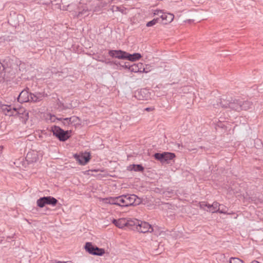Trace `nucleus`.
<instances>
[{
	"label": "nucleus",
	"instance_id": "nucleus-1",
	"mask_svg": "<svg viewBox=\"0 0 263 263\" xmlns=\"http://www.w3.org/2000/svg\"><path fill=\"white\" fill-rule=\"evenodd\" d=\"M119 199L120 206L137 205L141 202V199L134 194L120 196Z\"/></svg>",
	"mask_w": 263,
	"mask_h": 263
},
{
	"label": "nucleus",
	"instance_id": "nucleus-2",
	"mask_svg": "<svg viewBox=\"0 0 263 263\" xmlns=\"http://www.w3.org/2000/svg\"><path fill=\"white\" fill-rule=\"evenodd\" d=\"M152 66L150 64L144 65L143 63H134L129 67V70L135 73H148L152 71Z\"/></svg>",
	"mask_w": 263,
	"mask_h": 263
},
{
	"label": "nucleus",
	"instance_id": "nucleus-3",
	"mask_svg": "<svg viewBox=\"0 0 263 263\" xmlns=\"http://www.w3.org/2000/svg\"><path fill=\"white\" fill-rule=\"evenodd\" d=\"M51 130L53 135L62 141L67 140L70 137V134L71 132V130L64 131L57 126L51 127Z\"/></svg>",
	"mask_w": 263,
	"mask_h": 263
},
{
	"label": "nucleus",
	"instance_id": "nucleus-4",
	"mask_svg": "<svg viewBox=\"0 0 263 263\" xmlns=\"http://www.w3.org/2000/svg\"><path fill=\"white\" fill-rule=\"evenodd\" d=\"M85 249L89 254L94 255L103 256L105 253V251L104 249L99 248L89 242L85 243Z\"/></svg>",
	"mask_w": 263,
	"mask_h": 263
},
{
	"label": "nucleus",
	"instance_id": "nucleus-5",
	"mask_svg": "<svg viewBox=\"0 0 263 263\" xmlns=\"http://www.w3.org/2000/svg\"><path fill=\"white\" fill-rule=\"evenodd\" d=\"M176 155L174 153L170 152H163L162 153H156L154 157L161 163H169L170 161L173 160Z\"/></svg>",
	"mask_w": 263,
	"mask_h": 263
},
{
	"label": "nucleus",
	"instance_id": "nucleus-6",
	"mask_svg": "<svg viewBox=\"0 0 263 263\" xmlns=\"http://www.w3.org/2000/svg\"><path fill=\"white\" fill-rule=\"evenodd\" d=\"M0 110L5 115L9 117L14 116L16 114H21L19 109L12 107L11 105L4 104L2 103H0Z\"/></svg>",
	"mask_w": 263,
	"mask_h": 263
},
{
	"label": "nucleus",
	"instance_id": "nucleus-7",
	"mask_svg": "<svg viewBox=\"0 0 263 263\" xmlns=\"http://www.w3.org/2000/svg\"><path fill=\"white\" fill-rule=\"evenodd\" d=\"M154 14L160 17H159L160 18V22L164 24L170 23L174 18V16L173 14L163 12L161 11H157Z\"/></svg>",
	"mask_w": 263,
	"mask_h": 263
},
{
	"label": "nucleus",
	"instance_id": "nucleus-8",
	"mask_svg": "<svg viewBox=\"0 0 263 263\" xmlns=\"http://www.w3.org/2000/svg\"><path fill=\"white\" fill-rule=\"evenodd\" d=\"M74 158L78 163L82 165L86 164L90 160L91 156L89 153H82L79 154H74Z\"/></svg>",
	"mask_w": 263,
	"mask_h": 263
},
{
	"label": "nucleus",
	"instance_id": "nucleus-9",
	"mask_svg": "<svg viewBox=\"0 0 263 263\" xmlns=\"http://www.w3.org/2000/svg\"><path fill=\"white\" fill-rule=\"evenodd\" d=\"M136 229L138 232L141 233H151L153 232V228L148 222L139 221Z\"/></svg>",
	"mask_w": 263,
	"mask_h": 263
},
{
	"label": "nucleus",
	"instance_id": "nucleus-10",
	"mask_svg": "<svg viewBox=\"0 0 263 263\" xmlns=\"http://www.w3.org/2000/svg\"><path fill=\"white\" fill-rule=\"evenodd\" d=\"M127 52L122 50H110L109 55L118 59L126 60Z\"/></svg>",
	"mask_w": 263,
	"mask_h": 263
},
{
	"label": "nucleus",
	"instance_id": "nucleus-11",
	"mask_svg": "<svg viewBox=\"0 0 263 263\" xmlns=\"http://www.w3.org/2000/svg\"><path fill=\"white\" fill-rule=\"evenodd\" d=\"M221 205L217 202H214L212 204L208 205V209L206 210L207 212L215 213L219 212L220 213L226 214L227 212L223 209H220V206Z\"/></svg>",
	"mask_w": 263,
	"mask_h": 263
},
{
	"label": "nucleus",
	"instance_id": "nucleus-12",
	"mask_svg": "<svg viewBox=\"0 0 263 263\" xmlns=\"http://www.w3.org/2000/svg\"><path fill=\"white\" fill-rule=\"evenodd\" d=\"M17 100L20 103L30 101V93L27 90L22 91L17 98Z\"/></svg>",
	"mask_w": 263,
	"mask_h": 263
},
{
	"label": "nucleus",
	"instance_id": "nucleus-13",
	"mask_svg": "<svg viewBox=\"0 0 263 263\" xmlns=\"http://www.w3.org/2000/svg\"><path fill=\"white\" fill-rule=\"evenodd\" d=\"M26 159L29 163L35 162L39 160V154L37 152H29L26 156Z\"/></svg>",
	"mask_w": 263,
	"mask_h": 263
},
{
	"label": "nucleus",
	"instance_id": "nucleus-14",
	"mask_svg": "<svg viewBox=\"0 0 263 263\" xmlns=\"http://www.w3.org/2000/svg\"><path fill=\"white\" fill-rule=\"evenodd\" d=\"M127 222V219L125 218H121L118 219H113L112 220V223L119 229H123L125 227H126Z\"/></svg>",
	"mask_w": 263,
	"mask_h": 263
},
{
	"label": "nucleus",
	"instance_id": "nucleus-15",
	"mask_svg": "<svg viewBox=\"0 0 263 263\" xmlns=\"http://www.w3.org/2000/svg\"><path fill=\"white\" fill-rule=\"evenodd\" d=\"M45 97L44 92L30 93V102H37L41 101Z\"/></svg>",
	"mask_w": 263,
	"mask_h": 263
},
{
	"label": "nucleus",
	"instance_id": "nucleus-16",
	"mask_svg": "<svg viewBox=\"0 0 263 263\" xmlns=\"http://www.w3.org/2000/svg\"><path fill=\"white\" fill-rule=\"evenodd\" d=\"M119 196L118 197H110L106 198H102L101 201L104 203L110 204H116L119 205Z\"/></svg>",
	"mask_w": 263,
	"mask_h": 263
},
{
	"label": "nucleus",
	"instance_id": "nucleus-17",
	"mask_svg": "<svg viewBox=\"0 0 263 263\" xmlns=\"http://www.w3.org/2000/svg\"><path fill=\"white\" fill-rule=\"evenodd\" d=\"M142 58V55L139 53L130 54L127 52L126 60H127L132 62H134L140 60Z\"/></svg>",
	"mask_w": 263,
	"mask_h": 263
},
{
	"label": "nucleus",
	"instance_id": "nucleus-18",
	"mask_svg": "<svg viewBox=\"0 0 263 263\" xmlns=\"http://www.w3.org/2000/svg\"><path fill=\"white\" fill-rule=\"evenodd\" d=\"M46 197V204L54 206L58 202V200L51 196H47Z\"/></svg>",
	"mask_w": 263,
	"mask_h": 263
},
{
	"label": "nucleus",
	"instance_id": "nucleus-19",
	"mask_svg": "<svg viewBox=\"0 0 263 263\" xmlns=\"http://www.w3.org/2000/svg\"><path fill=\"white\" fill-rule=\"evenodd\" d=\"M89 11L88 8L86 6H84L82 10H79L78 13L77 14V17H79L81 16L84 15L85 16H88L89 14Z\"/></svg>",
	"mask_w": 263,
	"mask_h": 263
},
{
	"label": "nucleus",
	"instance_id": "nucleus-20",
	"mask_svg": "<svg viewBox=\"0 0 263 263\" xmlns=\"http://www.w3.org/2000/svg\"><path fill=\"white\" fill-rule=\"evenodd\" d=\"M139 220L136 219H127V222L126 227H133L135 226L136 228L137 227L138 224L139 223Z\"/></svg>",
	"mask_w": 263,
	"mask_h": 263
},
{
	"label": "nucleus",
	"instance_id": "nucleus-21",
	"mask_svg": "<svg viewBox=\"0 0 263 263\" xmlns=\"http://www.w3.org/2000/svg\"><path fill=\"white\" fill-rule=\"evenodd\" d=\"M46 203L45 197L40 198L36 201V204L40 208H43L47 204Z\"/></svg>",
	"mask_w": 263,
	"mask_h": 263
},
{
	"label": "nucleus",
	"instance_id": "nucleus-22",
	"mask_svg": "<svg viewBox=\"0 0 263 263\" xmlns=\"http://www.w3.org/2000/svg\"><path fill=\"white\" fill-rule=\"evenodd\" d=\"M128 170H134L135 171H142L143 167L141 165H131L128 166Z\"/></svg>",
	"mask_w": 263,
	"mask_h": 263
},
{
	"label": "nucleus",
	"instance_id": "nucleus-23",
	"mask_svg": "<svg viewBox=\"0 0 263 263\" xmlns=\"http://www.w3.org/2000/svg\"><path fill=\"white\" fill-rule=\"evenodd\" d=\"M70 121L72 124L74 126H77L80 124V119L76 116H72L70 117Z\"/></svg>",
	"mask_w": 263,
	"mask_h": 263
},
{
	"label": "nucleus",
	"instance_id": "nucleus-24",
	"mask_svg": "<svg viewBox=\"0 0 263 263\" xmlns=\"http://www.w3.org/2000/svg\"><path fill=\"white\" fill-rule=\"evenodd\" d=\"M159 22H160L159 18L158 17L156 18H154L152 21L147 22L146 24V26L147 27H152Z\"/></svg>",
	"mask_w": 263,
	"mask_h": 263
},
{
	"label": "nucleus",
	"instance_id": "nucleus-25",
	"mask_svg": "<svg viewBox=\"0 0 263 263\" xmlns=\"http://www.w3.org/2000/svg\"><path fill=\"white\" fill-rule=\"evenodd\" d=\"M198 204H199V208L201 209L206 210H206L205 208H207L208 209V205H209V204L205 201L199 202Z\"/></svg>",
	"mask_w": 263,
	"mask_h": 263
},
{
	"label": "nucleus",
	"instance_id": "nucleus-26",
	"mask_svg": "<svg viewBox=\"0 0 263 263\" xmlns=\"http://www.w3.org/2000/svg\"><path fill=\"white\" fill-rule=\"evenodd\" d=\"M60 120L62 121V123L64 125L67 126L71 124V122L70 121V118H65L63 119H60Z\"/></svg>",
	"mask_w": 263,
	"mask_h": 263
},
{
	"label": "nucleus",
	"instance_id": "nucleus-27",
	"mask_svg": "<svg viewBox=\"0 0 263 263\" xmlns=\"http://www.w3.org/2000/svg\"><path fill=\"white\" fill-rule=\"evenodd\" d=\"M4 77V67L1 63H0V81L3 80Z\"/></svg>",
	"mask_w": 263,
	"mask_h": 263
},
{
	"label": "nucleus",
	"instance_id": "nucleus-28",
	"mask_svg": "<svg viewBox=\"0 0 263 263\" xmlns=\"http://www.w3.org/2000/svg\"><path fill=\"white\" fill-rule=\"evenodd\" d=\"M230 263H243V261L238 258H232L230 260Z\"/></svg>",
	"mask_w": 263,
	"mask_h": 263
},
{
	"label": "nucleus",
	"instance_id": "nucleus-29",
	"mask_svg": "<svg viewBox=\"0 0 263 263\" xmlns=\"http://www.w3.org/2000/svg\"><path fill=\"white\" fill-rule=\"evenodd\" d=\"M49 116L50 117L49 120H51L52 122H54L55 120V117L53 115H49Z\"/></svg>",
	"mask_w": 263,
	"mask_h": 263
},
{
	"label": "nucleus",
	"instance_id": "nucleus-30",
	"mask_svg": "<svg viewBox=\"0 0 263 263\" xmlns=\"http://www.w3.org/2000/svg\"><path fill=\"white\" fill-rule=\"evenodd\" d=\"M24 115L25 116V120H27L29 118V113L25 111H24Z\"/></svg>",
	"mask_w": 263,
	"mask_h": 263
},
{
	"label": "nucleus",
	"instance_id": "nucleus-31",
	"mask_svg": "<svg viewBox=\"0 0 263 263\" xmlns=\"http://www.w3.org/2000/svg\"><path fill=\"white\" fill-rule=\"evenodd\" d=\"M55 263H72V262L71 261H65V262H63V261H57Z\"/></svg>",
	"mask_w": 263,
	"mask_h": 263
},
{
	"label": "nucleus",
	"instance_id": "nucleus-32",
	"mask_svg": "<svg viewBox=\"0 0 263 263\" xmlns=\"http://www.w3.org/2000/svg\"><path fill=\"white\" fill-rule=\"evenodd\" d=\"M130 66H128V65H125L124 66H123V67H124L125 69H127L129 70V67Z\"/></svg>",
	"mask_w": 263,
	"mask_h": 263
},
{
	"label": "nucleus",
	"instance_id": "nucleus-33",
	"mask_svg": "<svg viewBox=\"0 0 263 263\" xmlns=\"http://www.w3.org/2000/svg\"><path fill=\"white\" fill-rule=\"evenodd\" d=\"M145 110L147 111H152V109L151 108H145Z\"/></svg>",
	"mask_w": 263,
	"mask_h": 263
},
{
	"label": "nucleus",
	"instance_id": "nucleus-34",
	"mask_svg": "<svg viewBox=\"0 0 263 263\" xmlns=\"http://www.w3.org/2000/svg\"><path fill=\"white\" fill-rule=\"evenodd\" d=\"M98 11V10H97V9H96H96H95L93 10V11H95V12H96V11Z\"/></svg>",
	"mask_w": 263,
	"mask_h": 263
}]
</instances>
